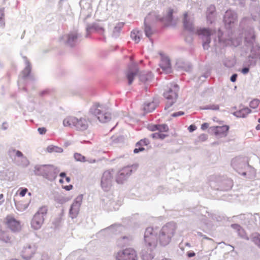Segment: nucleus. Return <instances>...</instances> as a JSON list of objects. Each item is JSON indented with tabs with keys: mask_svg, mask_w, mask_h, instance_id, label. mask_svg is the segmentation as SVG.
<instances>
[{
	"mask_svg": "<svg viewBox=\"0 0 260 260\" xmlns=\"http://www.w3.org/2000/svg\"><path fill=\"white\" fill-rule=\"evenodd\" d=\"M219 108V106L217 105H210L209 107V109H212V110H218Z\"/></svg>",
	"mask_w": 260,
	"mask_h": 260,
	"instance_id": "obj_39",
	"label": "nucleus"
},
{
	"mask_svg": "<svg viewBox=\"0 0 260 260\" xmlns=\"http://www.w3.org/2000/svg\"><path fill=\"white\" fill-rule=\"evenodd\" d=\"M237 77V74H235L233 75L231 77V81L233 82H235L236 81Z\"/></svg>",
	"mask_w": 260,
	"mask_h": 260,
	"instance_id": "obj_43",
	"label": "nucleus"
},
{
	"mask_svg": "<svg viewBox=\"0 0 260 260\" xmlns=\"http://www.w3.org/2000/svg\"><path fill=\"white\" fill-rule=\"evenodd\" d=\"M237 16L230 11H227L224 17V20L226 24H231L237 20Z\"/></svg>",
	"mask_w": 260,
	"mask_h": 260,
	"instance_id": "obj_17",
	"label": "nucleus"
},
{
	"mask_svg": "<svg viewBox=\"0 0 260 260\" xmlns=\"http://www.w3.org/2000/svg\"><path fill=\"white\" fill-rule=\"evenodd\" d=\"M34 253V250L30 246L24 247L22 250V256L25 259L30 258Z\"/></svg>",
	"mask_w": 260,
	"mask_h": 260,
	"instance_id": "obj_18",
	"label": "nucleus"
},
{
	"mask_svg": "<svg viewBox=\"0 0 260 260\" xmlns=\"http://www.w3.org/2000/svg\"><path fill=\"white\" fill-rule=\"evenodd\" d=\"M148 128L153 132L158 131V132L151 134V136L153 139L161 140L167 137V135L163 133L167 132L169 130L168 126L166 124H151L148 126Z\"/></svg>",
	"mask_w": 260,
	"mask_h": 260,
	"instance_id": "obj_7",
	"label": "nucleus"
},
{
	"mask_svg": "<svg viewBox=\"0 0 260 260\" xmlns=\"http://www.w3.org/2000/svg\"><path fill=\"white\" fill-rule=\"evenodd\" d=\"M0 240L6 243H10L11 242V237L9 236L8 233L5 232H1Z\"/></svg>",
	"mask_w": 260,
	"mask_h": 260,
	"instance_id": "obj_22",
	"label": "nucleus"
},
{
	"mask_svg": "<svg viewBox=\"0 0 260 260\" xmlns=\"http://www.w3.org/2000/svg\"><path fill=\"white\" fill-rule=\"evenodd\" d=\"M74 158L77 161H80L81 162L86 161L85 157L81 154L80 153H76L74 154Z\"/></svg>",
	"mask_w": 260,
	"mask_h": 260,
	"instance_id": "obj_26",
	"label": "nucleus"
},
{
	"mask_svg": "<svg viewBox=\"0 0 260 260\" xmlns=\"http://www.w3.org/2000/svg\"><path fill=\"white\" fill-rule=\"evenodd\" d=\"M5 223L13 231H18L21 229L20 223L11 215H8L5 219Z\"/></svg>",
	"mask_w": 260,
	"mask_h": 260,
	"instance_id": "obj_11",
	"label": "nucleus"
},
{
	"mask_svg": "<svg viewBox=\"0 0 260 260\" xmlns=\"http://www.w3.org/2000/svg\"><path fill=\"white\" fill-rule=\"evenodd\" d=\"M131 37L136 43H138L140 40V32L137 30L132 31Z\"/></svg>",
	"mask_w": 260,
	"mask_h": 260,
	"instance_id": "obj_24",
	"label": "nucleus"
},
{
	"mask_svg": "<svg viewBox=\"0 0 260 260\" xmlns=\"http://www.w3.org/2000/svg\"><path fill=\"white\" fill-rule=\"evenodd\" d=\"M259 104V101L258 100L254 99L250 102L249 106L251 108L255 109L258 107Z\"/></svg>",
	"mask_w": 260,
	"mask_h": 260,
	"instance_id": "obj_29",
	"label": "nucleus"
},
{
	"mask_svg": "<svg viewBox=\"0 0 260 260\" xmlns=\"http://www.w3.org/2000/svg\"><path fill=\"white\" fill-rule=\"evenodd\" d=\"M209 126V124L208 123H204L201 125V129L202 130H205Z\"/></svg>",
	"mask_w": 260,
	"mask_h": 260,
	"instance_id": "obj_37",
	"label": "nucleus"
},
{
	"mask_svg": "<svg viewBox=\"0 0 260 260\" xmlns=\"http://www.w3.org/2000/svg\"><path fill=\"white\" fill-rule=\"evenodd\" d=\"M241 113L243 114V116H245V115H247L251 112V110L248 108H245L241 110Z\"/></svg>",
	"mask_w": 260,
	"mask_h": 260,
	"instance_id": "obj_32",
	"label": "nucleus"
},
{
	"mask_svg": "<svg viewBox=\"0 0 260 260\" xmlns=\"http://www.w3.org/2000/svg\"><path fill=\"white\" fill-rule=\"evenodd\" d=\"M28 190L27 188L22 189L20 192H19V194L21 197H24L26 193L27 192Z\"/></svg>",
	"mask_w": 260,
	"mask_h": 260,
	"instance_id": "obj_36",
	"label": "nucleus"
},
{
	"mask_svg": "<svg viewBox=\"0 0 260 260\" xmlns=\"http://www.w3.org/2000/svg\"><path fill=\"white\" fill-rule=\"evenodd\" d=\"M64 178L65 181L66 182L69 183V182H70L71 179H70V178L69 177H66Z\"/></svg>",
	"mask_w": 260,
	"mask_h": 260,
	"instance_id": "obj_48",
	"label": "nucleus"
},
{
	"mask_svg": "<svg viewBox=\"0 0 260 260\" xmlns=\"http://www.w3.org/2000/svg\"><path fill=\"white\" fill-rule=\"evenodd\" d=\"M80 204L77 202H74L70 209V213L72 218H75L78 214L80 210Z\"/></svg>",
	"mask_w": 260,
	"mask_h": 260,
	"instance_id": "obj_19",
	"label": "nucleus"
},
{
	"mask_svg": "<svg viewBox=\"0 0 260 260\" xmlns=\"http://www.w3.org/2000/svg\"><path fill=\"white\" fill-rule=\"evenodd\" d=\"M207 136L205 134H202V135H200L199 137V139L202 141L206 140H207Z\"/></svg>",
	"mask_w": 260,
	"mask_h": 260,
	"instance_id": "obj_40",
	"label": "nucleus"
},
{
	"mask_svg": "<svg viewBox=\"0 0 260 260\" xmlns=\"http://www.w3.org/2000/svg\"><path fill=\"white\" fill-rule=\"evenodd\" d=\"M91 110L102 122H106L111 118L110 114L106 112V107L99 103L95 104Z\"/></svg>",
	"mask_w": 260,
	"mask_h": 260,
	"instance_id": "obj_4",
	"label": "nucleus"
},
{
	"mask_svg": "<svg viewBox=\"0 0 260 260\" xmlns=\"http://www.w3.org/2000/svg\"><path fill=\"white\" fill-rule=\"evenodd\" d=\"M258 122L260 123V118L258 119ZM255 128L256 130H260V124L257 125Z\"/></svg>",
	"mask_w": 260,
	"mask_h": 260,
	"instance_id": "obj_47",
	"label": "nucleus"
},
{
	"mask_svg": "<svg viewBox=\"0 0 260 260\" xmlns=\"http://www.w3.org/2000/svg\"><path fill=\"white\" fill-rule=\"evenodd\" d=\"M214 32V31L208 28H202L197 30V34L198 35L203 36L204 41L203 46L204 49H207L208 48L209 44L211 42L210 36L212 35Z\"/></svg>",
	"mask_w": 260,
	"mask_h": 260,
	"instance_id": "obj_9",
	"label": "nucleus"
},
{
	"mask_svg": "<svg viewBox=\"0 0 260 260\" xmlns=\"http://www.w3.org/2000/svg\"><path fill=\"white\" fill-rule=\"evenodd\" d=\"M210 129L215 136L222 137L226 135L229 129V127L227 125L212 126L210 127Z\"/></svg>",
	"mask_w": 260,
	"mask_h": 260,
	"instance_id": "obj_13",
	"label": "nucleus"
},
{
	"mask_svg": "<svg viewBox=\"0 0 260 260\" xmlns=\"http://www.w3.org/2000/svg\"><path fill=\"white\" fill-rule=\"evenodd\" d=\"M144 241L146 245L152 250L155 248L157 244L156 233L152 227L147 228L144 234Z\"/></svg>",
	"mask_w": 260,
	"mask_h": 260,
	"instance_id": "obj_5",
	"label": "nucleus"
},
{
	"mask_svg": "<svg viewBox=\"0 0 260 260\" xmlns=\"http://www.w3.org/2000/svg\"><path fill=\"white\" fill-rule=\"evenodd\" d=\"M38 131L39 132L40 134L43 135L46 133L47 130L45 127H42L38 128Z\"/></svg>",
	"mask_w": 260,
	"mask_h": 260,
	"instance_id": "obj_34",
	"label": "nucleus"
},
{
	"mask_svg": "<svg viewBox=\"0 0 260 260\" xmlns=\"http://www.w3.org/2000/svg\"><path fill=\"white\" fill-rule=\"evenodd\" d=\"M150 105H151V104H148L147 106H149Z\"/></svg>",
	"mask_w": 260,
	"mask_h": 260,
	"instance_id": "obj_50",
	"label": "nucleus"
},
{
	"mask_svg": "<svg viewBox=\"0 0 260 260\" xmlns=\"http://www.w3.org/2000/svg\"><path fill=\"white\" fill-rule=\"evenodd\" d=\"M145 32L146 35L148 37H149L151 36V35L152 34V31H151V29L150 27L149 26H146L145 28Z\"/></svg>",
	"mask_w": 260,
	"mask_h": 260,
	"instance_id": "obj_31",
	"label": "nucleus"
},
{
	"mask_svg": "<svg viewBox=\"0 0 260 260\" xmlns=\"http://www.w3.org/2000/svg\"><path fill=\"white\" fill-rule=\"evenodd\" d=\"M3 197V194H0V198H2Z\"/></svg>",
	"mask_w": 260,
	"mask_h": 260,
	"instance_id": "obj_49",
	"label": "nucleus"
},
{
	"mask_svg": "<svg viewBox=\"0 0 260 260\" xmlns=\"http://www.w3.org/2000/svg\"><path fill=\"white\" fill-rule=\"evenodd\" d=\"M114 171L112 170L105 171L101 178V185L105 191H108L111 187L113 180Z\"/></svg>",
	"mask_w": 260,
	"mask_h": 260,
	"instance_id": "obj_8",
	"label": "nucleus"
},
{
	"mask_svg": "<svg viewBox=\"0 0 260 260\" xmlns=\"http://www.w3.org/2000/svg\"><path fill=\"white\" fill-rule=\"evenodd\" d=\"M78 38V35L76 32H71L68 36V40L67 43L70 45H72Z\"/></svg>",
	"mask_w": 260,
	"mask_h": 260,
	"instance_id": "obj_21",
	"label": "nucleus"
},
{
	"mask_svg": "<svg viewBox=\"0 0 260 260\" xmlns=\"http://www.w3.org/2000/svg\"><path fill=\"white\" fill-rule=\"evenodd\" d=\"M173 13V10L171 9H169L168 11L167 16L163 18L161 20L163 21L165 19L167 23L166 24H169L170 23L172 20V16Z\"/></svg>",
	"mask_w": 260,
	"mask_h": 260,
	"instance_id": "obj_23",
	"label": "nucleus"
},
{
	"mask_svg": "<svg viewBox=\"0 0 260 260\" xmlns=\"http://www.w3.org/2000/svg\"><path fill=\"white\" fill-rule=\"evenodd\" d=\"M114 257L115 260H138L136 251L131 247L119 250L114 253Z\"/></svg>",
	"mask_w": 260,
	"mask_h": 260,
	"instance_id": "obj_3",
	"label": "nucleus"
},
{
	"mask_svg": "<svg viewBox=\"0 0 260 260\" xmlns=\"http://www.w3.org/2000/svg\"><path fill=\"white\" fill-rule=\"evenodd\" d=\"M137 73L138 70L137 68L129 69L127 71L126 76L128 80L129 85H131L132 83L133 80Z\"/></svg>",
	"mask_w": 260,
	"mask_h": 260,
	"instance_id": "obj_20",
	"label": "nucleus"
},
{
	"mask_svg": "<svg viewBox=\"0 0 260 260\" xmlns=\"http://www.w3.org/2000/svg\"><path fill=\"white\" fill-rule=\"evenodd\" d=\"M249 72V69L248 68H244L242 70V73L244 74H247Z\"/></svg>",
	"mask_w": 260,
	"mask_h": 260,
	"instance_id": "obj_44",
	"label": "nucleus"
},
{
	"mask_svg": "<svg viewBox=\"0 0 260 260\" xmlns=\"http://www.w3.org/2000/svg\"><path fill=\"white\" fill-rule=\"evenodd\" d=\"M252 241L260 247V235L256 234L252 238Z\"/></svg>",
	"mask_w": 260,
	"mask_h": 260,
	"instance_id": "obj_28",
	"label": "nucleus"
},
{
	"mask_svg": "<svg viewBox=\"0 0 260 260\" xmlns=\"http://www.w3.org/2000/svg\"><path fill=\"white\" fill-rule=\"evenodd\" d=\"M178 90V86L177 84H173L171 85V87L168 90H166L164 92V95L168 100L167 105L165 107L166 110H168L177 99Z\"/></svg>",
	"mask_w": 260,
	"mask_h": 260,
	"instance_id": "obj_6",
	"label": "nucleus"
},
{
	"mask_svg": "<svg viewBox=\"0 0 260 260\" xmlns=\"http://www.w3.org/2000/svg\"><path fill=\"white\" fill-rule=\"evenodd\" d=\"M195 255V253L194 252H189L187 253V256L189 257H193Z\"/></svg>",
	"mask_w": 260,
	"mask_h": 260,
	"instance_id": "obj_46",
	"label": "nucleus"
},
{
	"mask_svg": "<svg viewBox=\"0 0 260 260\" xmlns=\"http://www.w3.org/2000/svg\"><path fill=\"white\" fill-rule=\"evenodd\" d=\"M183 114H184V112H183L180 111V112H178L174 113L172 115V116H173V117H177V116H178L182 115Z\"/></svg>",
	"mask_w": 260,
	"mask_h": 260,
	"instance_id": "obj_38",
	"label": "nucleus"
},
{
	"mask_svg": "<svg viewBox=\"0 0 260 260\" xmlns=\"http://www.w3.org/2000/svg\"><path fill=\"white\" fill-rule=\"evenodd\" d=\"M5 26V10L4 8H2L0 9V26L4 27Z\"/></svg>",
	"mask_w": 260,
	"mask_h": 260,
	"instance_id": "obj_25",
	"label": "nucleus"
},
{
	"mask_svg": "<svg viewBox=\"0 0 260 260\" xmlns=\"http://www.w3.org/2000/svg\"><path fill=\"white\" fill-rule=\"evenodd\" d=\"M57 148H58L57 147H55L54 146H49L47 147V150L49 152H52L53 151H56Z\"/></svg>",
	"mask_w": 260,
	"mask_h": 260,
	"instance_id": "obj_33",
	"label": "nucleus"
},
{
	"mask_svg": "<svg viewBox=\"0 0 260 260\" xmlns=\"http://www.w3.org/2000/svg\"><path fill=\"white\" fill-rule=\"evenodd\" d=\"M16 155L18 157H21L23 156V154L21 152H20L19 151H16Z\"/></svg>",
	"mask_w": 260,
	"mask_h": 260,
	"instance_id": "obj_45",
	"label": "nucleus"
},
{
	"mask_svg": "<svg viewBox=\"0 0 260 260\" xmlns=\"http://www.w3.org/2000/svg\"><path fill=\"white\" fill-rule=\"evenodd\" d=\"M183 24L185 29L190 32L193 31V24L192 22L190 21V19L188 18L187 12H185L183 14Z\"/></svg>",
	"mask_w": 260,
	"mask_h": 260,
	"instance_id": "obj_15",
	"label": "nucleus"
},
{
	"mask_svg": "<svg viewBox=\"0 0 260 260\" xmlns=\"http://www.w3.org/2000/svg\"><path fill=\"white\" fill-rule=\"evenodd\" d=\"M132 167L127 166L121 169L117 173L116 181L118 183H122L132 174Z\"/></svg>",
	"mask_w": 260,
	"mask_h": 260,
	"instance_id": "obj_10",
	"label": "nucleus"
},
{
	"mask_svg": "<svg viewBox=\"0 0 260 260\" xmlns=\"http://www.w3.org/2000/svg\"><path fill=\"white\" fill-rule=\"evenodd\" d=\"M44 217L40 214H35L34 216L31 224L32 228L35 230L40 229L44 222Z\"/></svg>",
	"mask_w": 260,
	"mask_h": 260,
	"instance_id": "obj_12",
	"label": "nucleus"
},
{
	"mask_svg": "<svg viewBox=\"0 0 260 260\" xmlns=\"http://www.w3.org/2000/svg\"><path fill=\"white\" fill-rule=\"evenodd\" d=\"M63 124L64 126L74 128L76 131L84 134L90 133L91 121L86 116L79 118L73 116H68L63 120Z\"/></svg>",
	"mask_w": 260,
	"mask_h": 260,
	"instance_id": "obj_1",
	"label": "nucleus"
},
{
	"mask_svg": "<svg viewBox=\"0 0 260 260\" xmlns=\"http://www.w3.org/2000/svg\"><path fill=\"white\" fill-rule=\"evenodd\" d=\"M60 176L61 177H62V178H64V177H67V176H66V173H63V172L61 173L60 174ZM63 182H64L63 179H60V183H62V184H63Z\"/></svg>",
	"mask_w": 260,
	"mask_h": 260,
	"instance_id": "obj_42",
	"label": "nucleus"
},
{
	"mask_svg": "<svg viewBox=\"0 0 260 260\" xmlns=\"http://www.w3.org/2000/svg\"><path fill=\"white\" fill-rule=\"evenodd\" d=\"M62 188L66 189V190H70L73 188V185L71 184L69 185H65L62 184Z\"/></svg>",
	"mask_w": 260,
	"mask_h": 260,
	"instance_id": "obj_35",
	"label": "nucleus"
},
{
	"mask_svg": "<svg viewBox=\"0 0 260 260\" xmlns=\"http://www.w3.org/2000/svg\"><path fill=\"white\" fill-rule=\"evenodd\" d=\"M197 128V127L194 125H190L188 127V130L190 132H192L196 130Z\"/></svg>",
	"mask_w": 260,
	"mask_h": 260,
	"instance_id": "obj_41",
	"label": "nucleus"
},
{
	"mask_svg": "<svg viewBox=\"0 0 260 260\" xmlns=\"http://www.w3.org/2000/svg\"><path fill=\"white\" fill-rule=\"evenodd\" d=\"M149 143V140L146 138L141 140L136 144V148L134 149V152L137 153L140 151H144L145 149L143 147L148 145Z\"/></svg>",
	"mask_w": 260,
	"mask_h": 260,
	"instance_id": "obj_16",
	"label": "nucleus"
},
{
	"mask_svg": "<svg viewBox=\"0 0 260 260\" xmlns=\"http://www.w3.org/2000/svg\"><path fill=\"white\" fill-rule=\"evenodd\" d=\"M47 208L46 207H42L40 208L36 214H40L43 215V217H44V215H46L47 213Z\"/></svg>",
	"mask_w": 260,
	"mask_h": 260,
	"instance_id": "obj_30",
	"label": "nucleus"
},
{
	"mask_svg": "<svg viewBox=\"0 0 260 260\" xmlns=\"http://www.w3.org/2000/svg\"><path fill=\"white\" fill-rule=\"evenodd\" d=\"M160 55L161 61L160 62V67L164 72L169 73L171 72V63L170 59L167 56L161 54H160Z\"/></svg>",
	"mask_w": 260,
	"mask_h": 260,
	"instance_id": "obj_14",
	"label": "nucleus"
},
{
	"mask_svg": "<svg viewBox=\"0 0 260 260\" xmlns=\"http://www.w3.org/2000/svg\"><path fill=\"white\" fill-rule=\"evenodd\" d=\"M216 9L215 7L214 6H210L207 10V19H209L210 15L214 14L215 12Z\"/></svg>",
	"mask_w": 260,
	"mask_h": 260,
	"instance_id": "obj_27",
	"label": "nucleus"
},
{
	"mask_svg": "<svg viewBox=\"0 0 260 260\" xmlns=\"http://www.w3.org/2000/svg\"><path fill=\"white\" fill-rule=\"evenodd\" d=\"M176 229V225L172 223H168L162 227L158 236L161 245L165 246L170 243L175 234Z\"/></svg>",
	"mask_w": 260,
	"mask_h": 260,
	"instance_id": "obj_2",
	"label": "nucleus"
}]
</instances>
